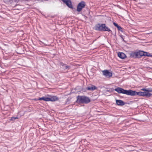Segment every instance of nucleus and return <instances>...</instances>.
I'll return each mask as SVG.
<instances>
[{
    "label": "nucleus",
    "mask_w": 152,
    "mask_h": 152,
    "mask_svg": "<svg viewBox=\"0 0 152 152\" xmlns=\"http://www.w3.org/2000/svg\"><path fill=\"white\" fill-rule=\"evenodd\" d=\"M115 90L119 94H123L130 96L132 94L131 90H126L120 87L116 88Z\"/></svg>",
    "instance_id": "nucleus-1"
},
{
    "label": "nucleus",
    "mask_w": 152,
    "mask_h": 152,
    "mask_svg": "<svg viewBox=\"0 0 152 152\" xmlns=\"http://www.w3.org/2000/svg\"><path fill=\"white\" fill-rule=\"evenodd\" d=\"M77 100L79 103L85 104H87L90 102V99L85 96H79Z\"/></svg>",
    "instance_id": "nucleus-2"
},
{
    "label": "nucleus",
    "mask_w": 152,
    "mask_h": 152,
    "mask_svg": "<svg viewBox=\"0 0 152 152\" xmlns=\"http://www.w3.org/2000/svg\"><path fill=\"white\" fill-rule=\"evenodd\" d=\"M85 4L84 1H82L77 6V10L78 12H80L84 7Z\"/></svg>",
    "instance_id": "nucleus-3"
},
{
    "label": "nucleus",
    "mask_w": 152,
    "mask_h": 152,
    "mask_svg": "<svg viewBox=\"0 0 152 152\" xmlns=\"http://www.w3.org/2000/svg\"><path fill=\"white\" fill-rule=\"evenodd\" d=\"M102 31H107L110 32V33H112V31L108 27L106 26L105 24H102Z\"/></svg>",
    "instance_id": "nucleus-4"
},
{
    "label": "nucleus",
    "mask_w": 152,
    "mask_h": 152,
    "mask_svg": "<svg viewBox=\"0 0 152 152\" xmlns=\"http://www.w3.org/2000/svg\"><path fill=\"white\" fill-rule=\"evenodd\" d=\"M102 73L103 75L107 77H109L112 76V73L107 70H105L102 71Z\"/></svg>",
    "instance_id": "nucleus-5"
},
{
    "label": "nucleus",
    "mask_w": 152,
    "mask_h": 152,
    "mask_svg": "<svg viewBox=\"0 0 152 152\" xmlns=\"http://www.w3.org/2000/svg\"><path fill=\"white\" fill-rule=\"evenodd\" d=\"M131 91L132 94V95H130V96H133L137 95L139 96H143V92L140 91L137 92L135 91L132 90H131Z\"/></svg>",
    "instance_id": "nucleus-6"
},
{
    "label": "nucleus",
    "mask_w": 152,
    "mask_h": 152,
    "mask_svg": "<svg viewBox=\"0 0 152 152\" xmlns=\"http://www.w3.org/2000/svg\"><path fill=\"white\" fill-rule=\"evenodd\" d=\"M69 8H72L71 2L70 0H62Z\"/></svg>",
    "instance_id": "nucleus-7"
},
{
    "label": "nucleus",
    "mask_w": 152,
    "mask_h": 152,
    "mask_svg": "<svg viewBox=\"0 0 152 152\" xmlns=\"http://www.w3.org/2000/svg\"><path fill=\"white\" fill-rule=\"evenodd\" d=\"M116 102L117 104L119 106H123L125 104V102L121 100H116Z\"/></svg>",
    "instance_id": "nucleus-8"
},
{
    "label": "nucleus",
    "mask_w": 152,
    "mask_h": 152,
    "mask_svg": "<svg viewBox=\"0 0 152 152\" xmlns=\"http://www.w3.org/2000/svg\"><path fill=\"white\" fill-rule=\"evenodd\" d=\"M102 24H98L95 27V29L96 30L102 31Z\"/></svg>",
    "instance_id": "nucleus-9"
},
{
    "label": "nucleus",
    "mask_w": 152,
    "mask_h": 152,
    "mask_svg": "<svg viewBox=\"0 0 152 152\" xmlns=\"http://www.w3.org/2000/svg\"><path fill=\"white\" fill-rule=\"evenodd\" d=\"M130 55L131 57L138 58L137 52H132L130 53Z\"/></svg>",
    "instance_id": "nucleus-10"
},
{
    "label": "nucleus",
    "mask_w": 152,
    "mask_h": 152,
    "mask_svg": "<svg viewBox=\"0 0 152 152\" xmlns=\"http://www.w3.org/2000/svg\"><path fill=\"white\" fill-rule=\"evenodd\" d=\"M118 56L121 58L124 59L126 57L125 54L122 52L118 53Z\"/></svg>",
    "instance_id": "nucleus-11"
},
{
    "label": "nucleus",
    "mask_w": 152,
    "mask_h": 152,
    "mask_svg": "<svg viewBox=\"0 0 152 152\" xmlns=\"http://www.w3.org/2000/svg\"><path fill=\"white\" fill-rule=\"evenodd\" d=\"M150 92V91H144L143 92V96H146L148 97L152 95V94L151 93H149Z\"/></svg>",
    "instance_id": "nucleus-12"
},
{
    "label": "nucleus",
    "mask_w": 152,
    "mask_h": 152,
    "mask_svg": "<svg viewBox=\"0 0 152 152\" xmlns=\"http://www.w3.org/2000/svg\"><path fill=\"white\" fill-rule=\"evenodd\" d=\"M96 88H97L96 87L94 86H93V85H91V86H89L87 87V89L88 90L91 91H94V90L96 89Z\"/></svg>",
    "instance_id": "nucleus-13"
},
{
    "label": "nucleus",
    "mask_w": 152,
    "mask_h": 152,
    "mask_svg": "<svg viewBox=\"0 0 152 152\" xmlns=\"http://www.w3.org/2000/svg\"><path fill=\"white\" fill-rule=\"evenodd\" d=\"M50 101H55L58 100V98L56 96H53L49 97Z\"/></svg>",
    "instance_id": "nucleus-14"
},
{
    "label": "nucleus",
    "mask_w": 152,
    "mask_h": 152,
    "mask_svg": "<svg viewBox=\"0 0 152 152\" xmlns=\"http://www.w3.org/2000/svg\"><path fill=\"white\" fill-rule=\"evenodd\" d=\"M137 53L138 58L144 56L145 52L142 51H140L139 52H137Z\"/></svg>",
    "instance_id": "nucleus-15"
},
{
    "label": "nucleus",
    "mask_w": 152,
    "mask_h": 152,
    "mask_svg": "<svg viewBox=\"0 0 152 152\" xmlns=\"http://www.w3.org/2000/svg\"><path fill=\"white\" fill-rule=\"evenodd\" d=\"M61 65L62 66V68L64 69H69V66H66V64H64L63 63L61 64Z\"/></svg>",
    "instance_id": "nucleus-16"
},
{
    "label": "nucleus",
    "mask_w": 152,
    "mask_h": 152,
    "mask_svg": "<svg viewBox=\"0 0 152 152\" xmlns=\"http://www.w3.org/2000/svg\"><path fill=\"white\" fill-rule=\"evenodd\" d=\"M141 90L144 91H152V89L143 88L141 89Z\"/></svg>",
    "instance_id": "nucleus-17"
},
{
    "label": "nucleus",
    "mask_w": 152,
    "mask_h": 152,
    "mask_svg": "<svg viewBox=\"0 0 152 152\" xmlns=\"http://www.w3.org/2000/svg\"><path fill=\"white\" fill-rule=\"evenodd\" d=\"M144 56H151V55L149 53L146 52H145Z\"/></svg>",
    "instance_id": "nucleus-18"
},
{
    "label": "nucleus",
    "mask_w": 152,
    "mask_h": 152,
    "mask_svg": "<svg viewBox=\"0 0 152 152\" xmlns=\"http://www.w3.org/2000/svg\"><path fill=\"white\" fill-rule=\"evenodd\" d=\"M45 101H50L49 97H45Z\"/></svg>",
    "instance_id": "nucleus-19"
},
{
    "label": "nucleus",
    "mask_w": 152,
    "mask_h": 152,
    "mask_svg": "<svg viewBox=\"0 0 152 152\" xmlns=\"http://www.w3.org/2000/svg\"><path fill=\"white\" fill-rule=\"evenodd\" d=\"M45 97H42V98H39V100H43L45 101Z\"/></svg>",
    "instance_id": "nucleus-20"
},
{
    "label": "nucleus",
    "mask_w": 152,
    "mask_h": 152,
    "mask_svg": "<svg viewBox=\"0 0 152 152\" xmlns=\"http://www.w3.org/2000/svg\"><path fill=\"white\" fill-rule=\"evenodd\" d=\"M117 28L120 31H121V30L122 29V28H121V27L119 26H118L117 27Z\"/></svg>",
    "instance_id": "nucleus-21"
},
{
    "label": "nucleus",
    "mask_w": 152,
    "mask_h": 152,
    "mask_svg": "<svg viewBox=\"0 0 152 152\" xmlns=\"http://www.w3.org/2000/svg\"><path fill=\"white\" fill-rule=\"evenodd\" d=\"M113 25L116 27H117L118 26V24L115 23V22H114L113 23Z\"/></svg>",
    "instance_id": "nucleus-22"
},
{
    "label": "nucleus",
    "mask_w": 152,
    "mask_h": 152,
    "mask_svg": "<svg viewBox=\"0 0 152 152\" xmlns=\"http://www.w3.org/2000/svg\"><path fill=\"white\" fill-rule=\"evenodd\" d=\"M18 118V117H12L11 118V120H13V118H14V119H17Z\"/></svg>",
    "instance_id": "nucleus-23"
},
{
    "label": "nucleus",
    "mask_w": 152,
    "mask_h": 152,
    "mask_svg": "<svg viewBox=\"0 0 152 152\" xmlns=\"http://www.w3.org/2000/svg\"><path fill=\"white\" fill-rule=\"evenodd\" d=\"M15 119H14V118H13V120H12V121H14Z\"/></svg>",
    "instance_id": "nucleus-24"
}]
</instances>
